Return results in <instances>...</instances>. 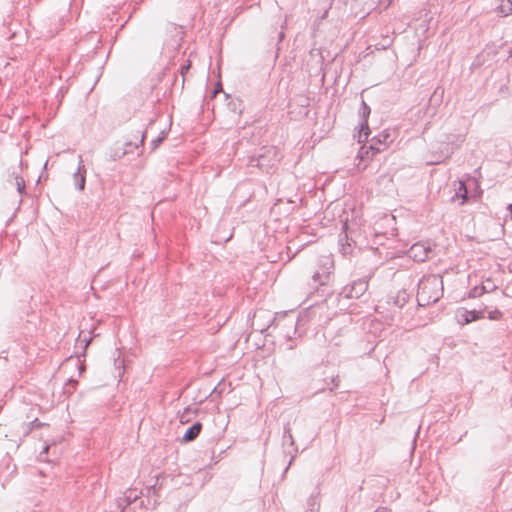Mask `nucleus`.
<instances>
[{
  "label": "nucleus",
  "instance_id": "nucleus-4",
  "mask_svg": "<svg viewBox=\"0 0 512 512\" xmlns=\"http://www.w3.org/2000/svg\"><path fill=\"white\" fill-rule=\"evenodd\" d=\"M368 283L365 280L354 281L350 287L346 288V296L349 298H358L367 290Z\"/></svg>",
  "mask_w": 512,
  "mask_h": 512
},
{
  "label": "nucleus",
  "instance_id": "nucleus-20",
  "mask_svg": "<svg viewBox=\"0 0 512 512\" xmlns=\"http://www.w3.org/2000/svg\"><path fill=\"white\" fill-rule=\"evenodd\" d=\"M507 209L511 212V218H512V204L508 205Z\"/></svg>",
  "mask_w": 512,
  "mask_h": 512
},
{
  "label": "nucleus",
  "instance_id": "nucleus-2",
  "mask_svg": "<svg viewBox=\"0 0 512 512\" xmlns=\"http://www.w3.org/2000/svg\"><path fill=\"white\" fill-rule=\"evenodd\" d=\"M334 267L331 256H323L319 262V269L314 273L313 279L324 285L328 282Z\"/></svg>",
  "mask_w": 512,
  "mask_h": 512
},
{
  "label": "nucleus",
  "instance_id": "nucleus-9",
  "mask_svg": "<svg viewBox=\"0 0 512 512\" xmlns=\"http://www.w3.org/2000/svg\"><path fill=\"white\" fill-rule=\"evenodd\" d=\"M368 135H369L368 125H367V123H363L361 125L360 131H359L358 141L359 142L365 141L367 139Z\"/></svg>",
  "mask_w": 512,
  "mask_h": 512
},
{
  "label": "nucleus",
  "instance_id": "nucleus-1",
  "mask_svg": "<svg viewBox=\"0 0 512 512\" xmlns=\"http://www.w3.org/2000/svg\"><path fill=\"white\" fill-rule=\"evenodd\" d=\"M443 293V281L438 275L423 278L418 287L417 299L421 306H427L440 299Z\"/></svg>",
  "mask_w": 512,
  "mask_h": 512
},
{
  "label": "nucleus",
  "instance_id": "nucleus-21",
  "mask_svg": "<svg viewBox=\"0 0 512 512\" xmlns=\"http://www.w3.org/2000/svg\"><path fill=\"white\" fill-rule=\"evenodd\" d=\"M83 341H85V342H86V345H88V344H89V342H90V340H87L85 337H84Z\"/></svg>",
  "mask_w": 512,
  "mask_h": 512
},
{
  "label": "nucleus",
  "instance_id": "nucleus-17",
  "mask_svg": "<svg viewBox=\"0 0 512 512\" xmlns=\"http://www.w3.org/2000/svg\"><path fill=\"white\" fill-rule=\"evenodd\" d=\"M189 69V65L183 66L181 69V73L184 74Z\"/></svg>",
  "mask_w": 512,
  "mask_h": 512
},
{
  "label": "nucleus",
  "instance_id": "nucleus-7",
  "mask_svg": "<svg viewBox=\"0 0 512 512\" xmlns=\"http://www.w3.org/2000/svg\"><path fill=\"white\" fill-rule=\"evenodd\" d=\"M498 15L506 17L512 14V0H500L496 9Z\"/></svg>",
  "mask_w": 512,
  "mask_h": 512
},
{
  "label": "nucleus",
  "instance_id": "nucleus-10",
  "mask_svg": "<svg viewBox=\"0 0 512 512\" xmlns=\"http://www.w3.org/2000/svg\"><path fill=\"white\" fill-rule=\"evenodd\" d=\"M463 316H465V319H464L465 323H469L471 321H475V320L481 318V316H479V314L475 311H465L463 313Z\"/></svg>",
  "mask_w": 512,
  "mask_h": 512
},
{
  "label": "nucleus",
  "instance_id": "nucleus-13",
  "mask_svg": "<svg viewBox=\"0 0 512 512\" xmlns=\"http://www.w3.org/2000/svg\"><path fill=\"white\" fill-rule=\"evenodd\" d=\"M266 155L268 157H271L273 162H276L277 161V153H276V149L274 147H271V148H268L266 150ZM274 163H272L273 165Z\"/></svg>",
  "mask_w": 512,
  "mask_h": 512
},
{
  "label": "nucleus",
  "instance_id": "nucleus-12",
  "mask_svg": "<svg viewBox=\"0 0 512 512\" xmlns=\"http://www.w3.org/2000/svg\"><path fill=\"white\" fill-rule=\"evenodd\" d=\"M370 151H373V147L372 146L369 147V148L362 147L360 152H359L358 157L361 158V159L369 158Z\"/></svg>",
  "mask_w": 512,
  "mask_h": 512
},
{
  "label": "nucleus",
  "instance_id": "nucleus-15",
  "mask_svg": "<svg viewBox=\"0 0 512 512\" xmlns=\"http://www.w3.org/2000/svg\"><path fill=\"white\" fill-rule=\"evenodd\" d=\"M16 185H17V189L19 192L22 191V189L24 188V182L22 179H16Z\"/></svg>",
  "mask_w": 512,
  "mask_h": 512
},
{
  "label": "nucleus",
  "instance_id": "nucleus-8",
  "mask_svg": "<svg viewBox=\"0 0 512 512\" xmlns=\"http://www.w3.org/2000/svg\"><path fill=\"white\" fill-rule=\"evenodd\" d=\"M456 197H461L462 199V202L461 204H464L467 200V189H466V186H465V183L463 181H459V187H458V190L456 192Z\"/></svg>",
  "mask_w": 512,
  "mask_h": 512
},
{
  "label": "nucleus",
  "instance_id": "nucleus-16",
  "mask_svg": "<svg viewBox=\"0 0 512 512\" xmlns=\"http://www.w3.org/2000/svg\"><path fill=\"white\" fill-rule=\"evenodd\" d=\"M265 157H266V156H265L264 154L260 155V158H259V160H258V166H259L260 168H265V166H266V165L264 164V158H265Z\"/></svg>",
  "mask_w": 512,
  "mask_h": 512
},
{
  "label": "nucleus",
  "instance_id": "nucleus-18",
  "mask_svg": "<svg viewBox=\"0 0 512 512\" xmlns=\"http://www.w3.org/2000/svg\"><path fill=\"white\" fill-rule=\"evenodd\" d=\"M376 512H388V510L386 508H379Z\"/></svg>",
  "mask_w": 512,
  "mask_h": 512
},
{
  "label": "nucleus",
  "instance_id": "nucleus-14",
  "mask_svg": "<svg viewBox=\"0 0 512 512\" xmlns=\"http://www.w3.org/2000/svg\"><path fill=\"white\" fill-rule=\"evenodd\" d=\"M488 317L491 320H498L501 318V312L498 310L490 311Z\"/></svg>",
  "mask_w": 512,
  "mask_h": 512
},
{
  "label": "nucleus",
  "instance_id": "nucleus-11",
  "mask_svg": "<svg viewBox=\"0 0 512 512\" xmlns=\"http://www.w3.org/2000/svg\"><path fill=\"white\" fill-rule=\"evenodd\" d=\"M195 413L191 408H186L180 415V422L182 424L188 423L190 421V415Z\"/></svg>",
  "mask_w": 512,
  "mask_h": 512
},
{
  "label": "nucleus",
  "instance_id": "nucleus-6",
  "mask_svg": "<svg viewBox=\"0 0 512 512\" xmlns=\"http://www.w3.org/2000/svg\"><path fill=\"white\" fill-rule=\"evenodd\" d=\"M201 429H202V424L200 422H196L195 424H193L184 433V435L182 437V442L183 443H188V442H191V441L195 440L198 437V435L200 434Z\"/></svg>",
  "mask_w": 512,
  "mask_h": 512
},
{
  "label": "nucleus",
  "instance_id": "nucleus-19",
  "mask_svg": "<svg viewBox=\"0 0 512 512\" xmlns=\"http://www.w3.org/2000/svg\"><path fill=\"white\" fill-rule=\"evenodd\" d=\"M371 157H373L375 155L376 152H379V149H376V151L373 149V151H371Z\"/></svg>",
  "mask_w": 512,
  "mask_h": 512
},
{
  "label": "nucleus",
  "instance_id": "nucleus-3",
  "mask_svg": "<svg viewBox=\"0 0 512 512\" xmlns=\"http://www.w3.org/2000/svg\"><path fill=\"white\" fill-rule=\"evenodd\" d=\"M430 253V248L424 243H416L408 251L409 257L415 261H425Z\"/></svg>",
  "mask_w": 512,
  "mask_h": 512
},
{
  "label": "nucleus",
  "instance_id": "nucleus-5",
  "mask_svg": "<svg viewBox=\"0 0 512 512\" xmlns=\"http://www.w3.org/2000/svg\"><path fill=\"white\" fill-rule=\"evenodd\" d=\"M73 178H74V181H75V184H76L77 188L80 191H83L84 188H85L86 169H85V166L83 164V160H82L81 156L79 157L78 170H77L76 173H74Z\"/></svg>",
  "mask_w": 512,
  "mask_h": 512
}]
</instances>
